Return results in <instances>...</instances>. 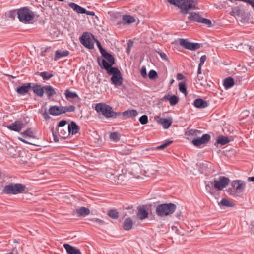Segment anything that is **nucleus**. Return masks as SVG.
Returning <instances> with one entry per match:
<instances>
[{"label":"nucleus","mask_w":254,"mask_h":254,"mask_svg":"<svg viewBox=\"0 0 254 254\" xmlns=\"http://www.w3.org/2000/svg\"><path fill=\"white\" fill-rule=\"evenodd\" d=\"M91 37L88 32H84L81 36L79 37L80 43L86 48L93 49L94 48V35L91 34Z\"/></svg>","instance_id":"obj_9"},{"label":"nucleus","mask_w":254,"mask_h":254,"mask_svg":"<svg viewBox=\"0 0 254 254\" xmlns=\"http://www.w3.org/2000/svg\"><path fill=\"white\" fill-rule=\"evenodd\" d=\"M246 2L249 3L254 10V0H246Z\"/></svg>","instance_id":"obj_64"},{"label":"nucleus","mask_w":254,"mask_h":254,"mask_svg":"<svg viewBox=\"0 0 254 254\" xmlns=\"http://www.w3.org/2000/svg\"><path fill=\"white\" fill-rule=\"evenodd\" d=\"M193 105L197 108H204L208 106V103L201 98H198L194 101Z\"/></svg>","instance_id":"obj_20"},{"label":"nucleus","mask_w":254,"mask_h":254,"mask_svg":"<svg viewBox=\"0 0 254 254\" xmlns=\"http://www.w3.org/2000/svg\"><path fill=\"white\" fill-rule=\"evenodd\" d=\"M51 51V47H47L46 48L43 49H41V51L40 53V56H45L46 55V53L50 52Z\"/></svg>","instance_id":"obj_49"},{"label":"nucleus","mask_w":254,"mask_h":254,"mask_svg":"<svg viewBox=\"0 0 254 254\" xmlns=\"http://www.w3.org/2000/svg\"><path fill=\"white\" fill-rule=\"evenodd\" d=\"M232 13L233 15H239L240 13V8L237 7H235L232 9Z\"/></svg>","instance_id":"obj_56"},{"label":"nucleus","mask_w":254,"mask_h":254,"mask_svg":"<svg viewBox=\"0 0 254 254\" xmlns=\"http://www.w3.org/2000/svg\"><path fill=\"white\" fill-rule=\"evenodd\" d=\"M109 137L111 140L116 142L119 141L120 139L119 133L117 132H113L111 133Z\"/></svg>","instance_id":"obj_36"},{"label":"nucleus","mask_w":254,"mask_h":254,"mask_svg":"<svg viewBox=\"0 0 254 254\" xmlns=\"http://www.w3.org/2000/svg\"><path fill=\"white\" fill-rule=\"evenodd\" d=\"M94 223H96L99 225H102L104 224V222L103 220L98 218L92 219L91 220Z\"/></svg>","instance_id":"obj_54"},{"label":"nucleus","mask_w":254,"mask_h":254,"mask_svg":"<svg viewBox=\"0 0 254 254\" xmlns=\"http://www.w3.org/2000/svg\"><path fill=\"white\" fill-rule=\"evenodd\" d=\"M180 44L185 49L191 51L197 50L200 47V44L197 43H191L185 39H180Z\"/></svg>","instance_id":"obj_10"},{"label":"nucleus","mask_w":254,"mask_h":254,"mask_svg":"<svg viewBox=\"0 0 254 254\" xmlns=\"http://www.w3.org/2000/svg\"><path fill=\"white\" fill-rule=\"evenodd\" d=\"M26 186L21 183H11L3 187L2 193L8 195L25 193Z\"/></svg>","instance_id":"obj_1"},{"label":"nucleus","mask_w":254,"mask_h":254,"mask_svg":"<svg viewBox=\"0 0 254 254\" xmlns=\"http://www.w3.org/2000/svg\"><path fill=\"white\" fill-rule=\"evenodd\" d=\"M148 77L150 79L153 80L157 78L158 74L156 71L151 70L148 73Z\"/></svg>","instance_id":"obj_46"},{"label":"nucleus","mask_w":254,"mask_h":254,"mask_svg":"<svg viewBox=\"0 0 254 254\" xmlns=\"http://www.w3.org/2000/svg\"><path fill=\"white\" fill-rule=\"evenodd\" d=\"M76 12L80 14H84L86 12V9L79 5Z\"/></svg>","instance_id":"obj_59"},{"label":"nucleus","mask_w":254,"mask_h":254,"mask_svg":"<svg viewBox=\"0 0 254 254\" xmlns=\"http://www.w3.org/2000/svg\"><path fill=\"white\" fill-rule=\"evenodd\" d=\"M206 60V56L205 55H203L200 57V63L199 64L198 67V73H201V67L203 65V64Z\"/></svg>","instance_id":"obj_41"},{"label":"nucleus","mask_w":254,"mask_h":254,"mask_svg":"<svg viewBox=\"0 0 254 254\" xmlns=\"http://www.w3.org/2000/svg\"><path fill=\"white\" fill-rule=\"evenodd\" d=\"M234 140V136L228 134L223 135V145Z\"/></svg>","instance_id":"obj_38"},{"label":"nucleus","mask_w":254,"mask_h":254,"mask_svg":"<svg viewBox=\"0 0 254 254\" xmlns=\"http://www.w3.org/2000/svg\"><path fill=\"white\" fill-rule=\"evenodd\" d=\"M168 1L180 8L181 13L183 15L188 13L190 10L193 9L195 0H168Z\"/></svg>","instance_id":"obj_2"},{"label":"nucleus","mask_w":254,"mask_h":254,"mask_svg":"<svg viewBox=\"0 0 254 254\" xmlns=\"http://www.w3.org/2000/svg\"><path fill=\"white\" fill-rule=\"evenodd\" d=\"M33 92L39 97H42L44 94V87H42L41 85L37 83L33 84L32 86Z\"/></svg>","instance_id":"obj_19"},{"label":"nucleus","mask_w":254,"mask_h":254,"mask_svg":"<svg viewBox=\"0 0 254 254\" xmlns=\"http://www.w3.org/2000/svg\"><path fill=\"white\" fill-rule=\"evenodd\" d=\"M156 52L160 55V57L166 61H168L169 59L167 58V56L165 53L161 51H156Z\"/></svg>","instance_id":"obj_52"},{"label":"nucleus","mask_w":254,"mask_h":254,"mask_svg":"<svg viewBox=\"0 0 254 254\" xmlns=\"http://www.w3.org/2000/svg\"><path fill=\"white\" fill-rule=\"evenodd\" d=\"M21 134L25 137H28L30 138H35L34 132L32 130V128H29L25 131L21 133Z\"/></svg>","instance_id":"obj_37"},{"label":"nucleus","mask_w":254,"mask_h":254,"mask_svg":"<svg viewBox=\"0 0 254 254\" xmlns=\"http://www.w3.org/2000/svg\"><path fill=\"white\" fill-rule=\"evenodd\" d=\"M18 13L19 20L24 23H29L35 16V12L32 11L27 7L18 9Z\"/></svg>","instance_id":"obj_7"},{"label":"nucleus","mask_w":254,"mask_h":254,"mask_svg":"<svg viewBox=\"0 0 254 254\" xmlns=\"http://www.w3.org/2000/svg\"><path fill=\"white\" fill-rule=\"evenodd\" d=\"M80 129L79 127L74 121H71L68 126V130L69 133H71L72 135L77 134Z\"/></svg>","instance_id":"obj_18"},{"label":"nucleus","mask_w":254,"mask_h":254,"mask_svg":"<svg viewBox=\"0 0 254 254\" xmlns=\"http://www.w3.org/2000/svg\"><path fill=\"white\" fill-rule=\"evenodd\" d=\"M62 106H59L57 105H54L51 106L49 109V113L50 114L53 116H58L62 114L61 112Z\"/></svg>","instance_id":"obj_21"},{"label":"nucleus","mask_w":254,"mask_h":254,"mask_svg":"<svg viewBox=\"0 0 254 254\" xmlns=\"http://www.w3.org/2000/svg\"><path fill=\"white\" fill-rule=\"evenodd\" d=\"M206 79L205 78V76L200 73H198L197 72V76L195 79V81L197 84L201 85H205Z\"/></svg>","instance_id":"obj_31"},{"label":"nucleus","mask_w":254,"mask_h":254,"mask_svg":"<svg viewBox=\"0 0 254 254\" xmlns=\"http://www.w3.org/2000/svg\"><path fill=\"white\" fill-rule=\"evenodd\" d=\"M179 89L181 92L183 93L185 95H187V88H186V84L184 82H182L179 83Z\"/></svg>","instance_id":"obj_40"},{"label":"nucleus","mask_w":254,"mask_h":254,"mask_svg":"<svg viewBox=\"0 0 254 254\" xmlns=\"http://www.w3.org/2000/svg\"><path fill=\"white\" fill-rule=\"evenodd\" d=\"M96 111L102 114L106 118H118L119 115H120V112H116L113 111L112 107L104 103H99L96 105Z\"/></svg>","instance_id":"obj_4"},{"label":"nucleus","mask_w":254,"mask_h":254,"mask_svg":"<svg viewBox=\"0 0 254 254\" xmlns=\"http://www.w3.org/2000/svg\"><path fill=\"white\" fill-rule=\"evenodd\" d=\"M64 247L67 254H82L80 250L68 244H64Z\"/></svg>","instance_id":"obj_16"},{"label":"nucleus","mask_w":254,"mask_h":254,"mask_svg":"<svg viewBox=\"0 0 254 254\" xmlns=\"http://www.w3.org/2000/svg\"><path fill=\"white\" fill-rule=\"evenodd\" d=\"M211 194L214 196V197L216 199L218 200L220 198V195L218 193H216V191L211 192ZM217 203L218 205L220 206L222 205V199H221L220 201L217 200Z\"/></svg>","instance_id":"obj_48"},{"label":"nucleus","mask_w":254,"mask_h":254,"mask_svg":"<svg viewBox=\"0 0 254 254\" xmlns=\"http://www.w3.org/2000/svg\"><path fill=\"white\" fill-rule=\"evenodd\" d=\"M69 7L73 9L75 11H76L77 10V8L79 5L75 3L70 2L68 4Z\"/></svg>","instance_id":"obj_58"},{"label":"nucleus","mask_w":254,"mask_h":254,"mask_svg":"<svg viewBox=\"0 0 254 254\" xmlns=\"http://www.w3.org/2000/svg\"><path fill=\"white\" fill-rule=\"evenodd\" d=\"M133 222L130 217L127 218L125 219L123 223V228L126 231H129L132 228Z\"/></svg>","instance_id":"obj_23"},{"label":"nucleus","mask_w":254,"mask_h":254,"mask_svg":"<svg viewBox=\"0 0 254 254\" xmlns=\"http://www.w3.org/2000/svg\"><path fill=\"white\" fill-rule=\"evenodd\" d=\"M102 56L105 59L98 58L97 62L102 69L106 70L113 68L115 64V58L110 53L106 50L101 53Z\"/></svg>","instance_id":"obj_5"},{"label":"nucleus","mask_w":254,"mask_h":254,"mask_svg":"<svg viewBox=\"0 0 254 254\" xmlns=\"http://www.w3.org/2000/svg\"><path fill=\"white\" fill-rule=\"evenodd\" d=\"M223 206L228 207H234L235 204L227 199L223 198Z\"/></svg>","instance_id":"obj_43"},{"label":"nucleus","mask_w":254,"mask_h":254,"mask_svg":"<svg viewBox=\"0 0 254 254\" xmlns=\"http://www.w3.org/2000/svg\"><path fill=\"white\" fill-rule=\"evenodd\" d=\"M189 134L191 135H198L201 133V131L196 129H191L189 131Z\"/></svg>","instance_id":"obj_50"},{"label":"nucleus","mask_w":254,"mask_h":254,"mask_svg":"<svg viewBox=\"0 0 254 254\" xmlns=\"http://www.w3.org/2000/svg\"><path fill=\"white\" fill-rule=\"evenodd\" d=\"M231 185L232 188L226 190L228 193L234 196H241L245 189L246 182L240 180H234Z\"/></svg>","instance_id":"obj_3"},{"label":"nucleus","mask_w":254,"mask_h":254,"mask_svg":"<svg viewBox=\"0 0 254 254\" xmlns=\"http://www.w3.org/2000/svg\"><path fill=\"white\" fill-rule=\"evenodd\" d=\"M52 134L54 137V140L55 142H57L59 141L58 137L57 135H56V132H54V128H52L51 129Z\"/></svg>","instance_id":"obj_62"},{"label":"nucleus","mask_w":254,"mask_h":254,"mask_svg":"<svg viewBox=\"0 0 254 254\" xmlns=\"http://www.w3.org/2000/svg\"><path fill=\"white\" fill-rule=\"evenodd\" d=\"M24 127L25 125L21 121L17 120L14 123L8 125L7 127L11 130L19 132Z\"/></svg>","instance_id":"obj_13"},{"label":"nucleus","mask_w":254,"mask_h":254,"mask_svg":"<svg viewBox=\"0 0 254 254\" xmlns=\"http://www.w3.org/2000/svg\"><path fill=\"white\" fill-rule=\"evenodd\" d=\"M7 15L8 17L12 19H14L17 15V17L18 18V10L10 11L7 14Z\"/></svg>","instance_id":"obj_45"},{"label":"nucleus","mask_w":254,"mask_h":254,"mask_svg":"<svg viewBox=\"0 0 254 254\" xmlns=\"http://www.w3.org/2000/svg\"><path fill=\"white\" fill-rule=\"evenodd\" d=\"M32 83H26L16 88V92L20 95H25L30 90Z\"/></svg>","instance_id":"obj_15"},{"label":"nucleus","mask_w":254,"mask_h":254,"mask_svg":"<svg viewBox=\"0 0 254 254\" xmlns=\"http://www.w3.org/2000/svg\"><path fill=\"white\" fill-rule=\"evenodd\" d=\"M69 52L68 50H57L55 52L54 60L57 61L59 59L68 56Z\"/></svg>","instance_id":"obj_24"},{"label":"nucleus","mask_w":254,"mask_h":254,"mask_svg":"<svg viewBox=\"0 0 254 254\" xmlns=\"http://www.w3.org/2000/svg\"><path fill=\"white\" fill-rule=\"evenodd\" d=\"M117 19H114L113 20V22L115 25H120L122 23H123L122 21V17H121V16H119V17H117Z\"/></svg>","instance_id":"obj_55"},{"label":"nucleus","mask_w":254,"mask_h":254,"mask_svg":"<svg viewBox=\"0 0 254 254\" xmlns=\"http://www.w3.org/2000/svg\"><path fill=\"white\" fill-rule=\"evenodd\" d=\"M139 121L142 125L146 124L148 122V116L146 115H143L139 118Z\"/></svg>","instance_id":"obj_47"},{"label":"nucleus","mask_w":254,"mask_h":254,"mask_svg":"<svg viewBox=\"0 0 254 254\" xmlns=\"http://www.w3.org/2000/svg\"><path fill=\"white\" fill-rule=\"evenodd\" d=\"M44 89L45 90V93L49 97H51L56 94V92L54 89L50 85H46L44 86Z\"/></svg>","instance_id":"obj_29"},{"label":"nucleus","mask_w":254,"mask_h":254,"mask_svg":"<svg viewBox=\"0 0 254 254\" xmlns=\"http://www.w3.org/2000/svg\"><path fill=\"white\" fill-rule=\"evenodd\" d=\"M122 21L124 24H129L135 22V19L132 16L128 15H123Z\"/></svg>","instance_id":"obj_28"},{"label":"nucleus","mask_w":254,"mask_h":254,"mask_svg":"<svg viewBox=\"0 0 254 254\" xmlns=\"http://www.w3.org/2000/svg\"><path fill=\"white\" fill-rule=\"evenodd\" d=\"M160 123L164 129H168L171 126L172 121L171 119L161 118Z\"/></svg>","instance_id":"obj_30"},{"label":"nucleus","mask_w":254,"mask_h":254,"mask_svg":"<svg viewBox=\"0 0 254 254\" xmlns=\"http://www.w3.org/2000/svg\"><path fill=\"white\" fill-rule=\"evenodd\" d=\"M212 186L218 190H222V176L219 177V180H215L213 182H208V183L206 184L205 188L208 191L211 192V187Z\"/></svg>","instance_id":"obj_11"},{"label":"nucleus","mask_w":254,"mask_h":254,"mask_svg":"<svg viewBox=\"0 0 254 254\" xmlns=\"http://www.w3.org/2000/svg\"><path fill=\"white\" fill-rule=\"evenodd\" d=\"M201 17L198 13L194 12H191L188 17V19L190 21H195L199 23L201 20Z\"/></svg>","instance_id":"obj_25"},{"label":"nucleus","mask_w":254,"mask_h":254,"mask_svg":"<svg viewBox=\"0 0 254 254\" xmlns=\"http://www.w3.org/2000/svg\"><path fill=\"white\" fill-rule=\"evenodd\" d=\"M199 23H204L208 25V26H210L211 25V21L210 20L202 17H201Z\"/></svg>","instance_id":"obj_53"},{"label":"nucleus","mask_w":254,"mask_h":254,"mask_svg":"<svg viewBox=\"0 0 254 254\" xmlns=\"http://www.w3.org/2000/svg\"><path fill=\"white\" fill-rule=\"evenodd\" d=\"M65 96L66 98L68 100L70 98L74 99L78 97V95L75 92H71L69 89H67L65 91Z\"/></svg>","instance_id":"obj_34"},{"label":"nucleus","mask_w":254,"mask_h":254,"mask_svg":"<svg viewBox=\"0 0 254 254\" xmlns=\"http://www.w3.org/2000/svg\"><path fill=\"white\" fill-rule=\"evenodd\" d=\"M229 183V179L223 176V188H225Z\"/></svg>","instance_id":"obj_61"},{"label":"nucleus","mask_w":254,"mask_h":254,"mask_svg":"<svg viewBox=\"0 0 254 254\" xmlns=\"http://www.w3.org/2000/svg\"><path fill=\"white\" fill-rule=\"evenodd\" d=\"M210 139V136L208 134H205L201 137L194 138L192 143L195 146H199L203 144L207 143Z\"/></svg>","instance_id":"obj_12"},{"label":"nucleus","mask_w":254,"mask_h":254,"mask_svg":"<svg viewBox=\"0 0 254 254\" xmlns=\"http://www.w3.org/2000/svg\"><path fill=\"white\" fill-rule=\"evenodd\" d=\"M75 107L73 105L62 106V111L61 112L62 113V114L66 112H72L75 111Z\"/></svg>","instance_id":"obj_33"},{"label":"nucleus","mask_w":254,"mask_h":254,"mask_svg":"<svg viewBox=\"0 0 254 254\" xmlns=\"http://www.w3.org/2000/svg\"><path fill=\"white\" fill-rule=\"evenodd\" d=\"M176 208V205L173 203L159 204L156 207V214L160 217L167 216L173 214Z\"/></svg>","instance_id":"obj_6"},{"label":"nucleus","mask_w":254,"mask_h":254,"mask_svg":"<svg viewBox=\"0 0 254 254\" xmlns=\"http://www.w3.org/2000/svg\"><path fill=\"white\" fill-rule=\"evenodd\" d=\"M197 165L198 166L199 171L201 173L208 175L210 173L211 165L209 162L205 161L197 164Z\"/></svg>","instance_id":"obj_14"},{"label":"nucleus","mask_w":254,"mask_h":254,"mask_svg":"<svg viewBox=\"0 0 254 254\" xmlns=\"http://www.w3.org/2000/svg\"><path fill=\"white\" fill-rule=\"evenodd\" d=\"M94 40L96 41V44H97V47H98V49H99L101 54L102 53L106 50L102 47L101 43L98 40H96L95 39H94Z\"/></svg>","instance_id":"obj_51"},{"label":"nucleus","mask_w":254,"mask_h":254,"mask_svg":"<svg viewBox=\"0 0 254 254\" xmlns=\"http://www.w3.org/2000/svg\"><path fill=\"white\" fill-rule=\"evenodd\" d=\"M53 76L54 75L52 73H49L46 71L42 72L41 77L43 80H48Z\"/></svg>","instance_id":"obj_42"},{"label":"nucleus","mask_w":254,"mask_h":254,"mask_svg":"<svg viewBox=\"0 0 254 254\" xmlns=\"http://www.w3.org/2000/svg\"><path fill=\"white\" fill-rule=\"evenodd\" d=\"M120 115H119L118 118L124 119V117H133L136 116L138 114L137 111L135 109L126 110L123 112H120Z\"/></svg>","instance_id":"obj_17"},{"label":"nucleus","mask_w":254,"mask_h":254,"mask_svg":"<svg viewBox=\"0 0 254 254\" xmlns=\"http://www.w3.org/2000/svg\"><path fill=\"white\" fill-rule=\"evenodd\" d=\"M137 216L140 220H143L148 217V213L145 208H140L138 209Z\"/></svg>","instance_id":"obj_26"},{"label":"nucleus","mask_w":254,"mask_h":254,"mask_svg":"<svg viewBox=\"0 0 254 254\" xmlns=\"http://www.w3.org/2000/svg\"><path fill=\"white\" fill-rule=\"evenodd\" d=\"M234 131L233 127L227 125L224 127L223 128V133L224 134H227V133H231Z\"/></svg>","instance_id":"obj_44"},{"label":"nucleus","mask_w":254,"mask_h":254,"mask_svg":"<svg viewBox=\"0 0 254 254\" xmlns=\"http://www.w3.org/2000/svg\"><path fill=\"white\" fill-rule=\"evenodd\" d=\"M173 142L171 140H168L167 141H166V142L163 143L162 144L154 148V147H152V148H150V149H147V150H160V149H164L165 148L167 147V146H168L169 145H170Z\"/></svg>","instance_id":"obj_32"},{"label":"nucleus","mask_w":254,"mask_h":254,"mask_svg":"<svg viewBox=\"0 0 254 254\" xmlns=\"http://www.w3.org/2000/svg\"><path fill=\"white\" fill-rule=\"evenodd\" d=\"M107 73L112 75L111 80L116 86H121L123 84V79L120 70L117 67L111 68L106 70Z\"/></svg>","instance_id":"obj_8"},{"label":"nucleus","mask_w":254,"mask_h":254,"mask_svg":"<svg viewBox=\"0 0 254 254\" xmlns=\"http://www.w3.org/2000/svg\"><path fill=\"white\" fill-rule=\"evenodd\" d=\"M76 213L78 216L85 217L90 213V210L87 208L81 207L76 210Z\"/></svg>","instance_id":"obj_27"},{"label":"nucleus","mask_w":254,"mask_h":254,"mask_svg":"<svg viewBox=\"0 0 254 254\" xmlns=\"http://www.w3.org/2000/svg\"><path fill=\"white\" fill-rule=\"evenodd\" d=\"M234 84V80L231 77H228L223 80V86L226 90L231 88Z\"/></svg>","instance_id":"obj_22"},{"label":"nucleus","mask_w":254,"mask_h":254,"mask_svg":"<svg viewBox=\"0 0 254 254\" xmlns=\"http://www.w3.org/2000/svg\"><path fill=\"white\" fill-rule=\"evenodd\" d=\"M18 139L21 141H22V142L24 143H26V144H30V145H35V146H37L36 144H34V143H31V142H30L28 141H27L26 140L20 137H18Z\"/></svg>","instance_id":"obj_60"},{"label":"nucleus","mask_w":254,"mask_h":254,"mask_svg":"<svg viewBox=\"0 0 254 254\" xmlns=\"http://www.w3.org/2000/svg\"><path fill=\"white\" fill-rule=\"evenodd\" d=\"M67 122L66 120H63L59 123L58 127H63L64 126L67 124Z\"/></svg>","instance_id":"obj_63"},{"label":"nucleus","mask_w":254,"mask_h":254,"mask_svg":"<svg viewBox=\"0 0 254 254\" xmlns=\"http://www.w3.org/2000/svg\"><path fill=\"white\" fill-rule=\"evenodd\" d=\"M140 74L143 78H146V77H147L146 69L144 66H143L141 68V70H140Z\"/></svg>","instance_id":"obj_57"},{"label":"nucleus","mask_w":254,"mask_h":254,"mask_svg":"<svg viewBox=\"0 0 254 254\" xmlns=\"http://www.w3.org/2000/svg\"><path fill=\"white\" fill-rule=\"evenodd\" d=\"M179 98L176 95L171 96L169 99L170 104L171 106H174L177 104L179 101Z\"/></svg>","instance_id":"obj_39"},{"label":"nucleus","mask_w":254,"mask_h":254,"mask_svg":"<svg viewBox=\"0 0 254 254\" xmlns=\"http://www.w3.org/2000/svg\"><path fill=\"white\" fill-rule=\"evenodd\" d=\"M108 215L111 218L116 219L119 217V212L115 209H110L108 211Z\"/></svg>","instance_id":"obj_35"}]
</instances>
